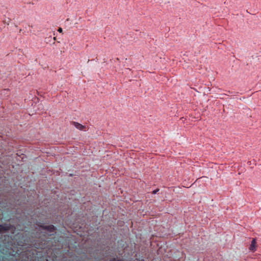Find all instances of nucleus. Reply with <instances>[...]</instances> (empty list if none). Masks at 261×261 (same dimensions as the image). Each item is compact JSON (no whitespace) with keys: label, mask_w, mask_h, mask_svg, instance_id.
Here are the masks:
<instances>
[{"label":"nucleus","mask_w":261,"mask_h":261,"mask_svg":"<svg viewBox=\"0 0 261 261\" xmlns=\"http://www.w3.org/2000/svg\"><path fill=\"white\" fill-rule=\"evenodd\" d=\"M5 228L3 226L0 225V232L2 231Z\"/></svg>","instance_id":"obj_3"},{"label":"nucleus","mask_w":261,"mask_h":261,"mask_svg":"<svg viewBox=\"0 0 261 261\" xmlns=\"http://www.w3.org/2000/svg\"><path fill=\"white\" fill-rule=\"evenodd\" d=\"M73 124L75 128H76L77 129H79L80 130H82L85 127L84 126L82 125V124H81L77 122H73Z\"/></svg>","instance_id":"obj_1"},{"label":"nucleus","mask_w":261,"mask_h":261,"mask_svg":"<svg viewBox=\"0 0 261 261\" xmlns=\"http://www.w3.org/2000/svg\"><path fill=\"white\" fill-rule=\"evenodd\" d=\"M159 191V190H155L152 191V194H155L157 193V192Z\"/></svg>","instance_id":"obj_4"},{"label":"nucleus","mask_w":261,"mask_h":261,"mask_svg":"<svg viewBox=\"0 0 261 261\" xmlns=\"http://www.w3.org/2000/svg\"><path fill=\"white\" fill-rule=\"evenodd\" d=\"M58 31H59V32H62V29L61 28H59V29H58Z\"/></svg>","instance_id":"obj_5"},{"label":"nucleus","mask_w":261,"mask_h":261,"mask_svg":"<svg viewBox=\"0 0 261 261\" xmlns=\"http://www.w3.org/2000/svg\"><path fill=\"white\" fill-rule=\"evenodd\" d=\"M255 240H253L252 241V244H251V248H252V249H253L255 248Z\"/></svg>","instance_id":"obj_2"}]
</instances>
